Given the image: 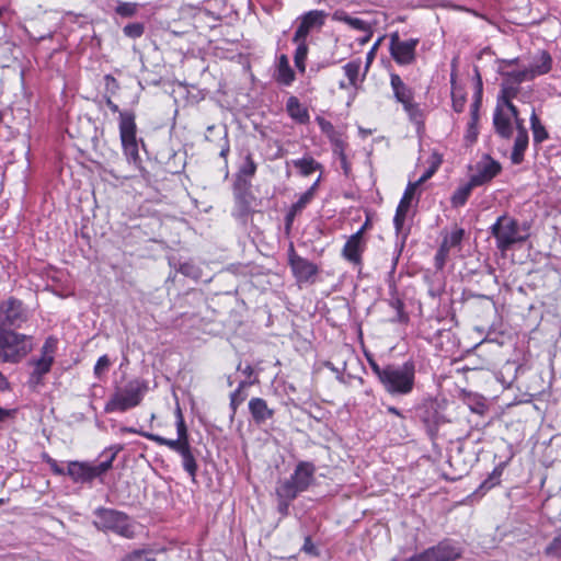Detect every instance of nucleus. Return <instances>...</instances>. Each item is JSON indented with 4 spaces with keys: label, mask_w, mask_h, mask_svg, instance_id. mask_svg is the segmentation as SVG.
Here are the masks:
<instances>
[{
    "label": "nucleus",
    "mask_w": 561,
    "mask_h": 561,
    "mask_svg": "<svg viewBox=\"0 0 561 561\" xmlns=\"http://www.w3.org/2000/svg\"><path fill=\"white\" fill-rule=\"evenodd\" d=\"M176 439H170L162 437L153 433H144L142 435L161 446H167L172 451L179 454L182 458V467L185 472L191 477L193 482H196V476L198 471V465L196 460V454L198 451L191 446L187 426L184 422V417L180 408L176 409Z\"/></svg>",
    "instance_id": "nucleus-1"
},
{
    "label": "nucleus",
    "mask_w": 561,
    "mask_h": 561,
    "mask_svg": "<svg viewBox=\"0 0 561 561\" xmlns=\"http://www.w3.org/2000/svg\"><path fill=\"white\" fill-rule=\"evenodd\" d=\"M393 398L410 396L416 387V368L412 359L402 364H388V371L380 383Z\"/></svg>",
    "instance_id": "nucleus-2"
},
{
    "label": "nucleus",
    "mask_w": 561,
    "mask_h": 561,
    "mask_svg": "<svg viewBox=\"0 0 561 561\" xmlns=\"http://www.w3.org/2000/svg\"><path fill=\"white\" fill-rule=\"evenodd\" d=\"M107 107L117 113L116 123L125 156L129 161L137 163L139 158L136 115L131 110H121L117 104L107 98Z\"/></svg>",
    "instance_id": "nucleus-3"
},
{
    "label": "nucleus",
    "mask_w": 561,
    "mask_h": 561,
    "mask_svg": "<svg viewBox=\"0 0 561 561\" xmlns=\"http://www.w3.org/2000/svg\"><path fill=\"white\" fill-rule=\"evenodd\" d=\"M490 232L501 252L508 251L515 244L524 243L528 238V233L522 232L518 220L506 214L497 217L496 221L490 227Z\"/></svg>",
    "instance_id": "nucleus-4"
},
{
    "label": "nucleus",
    "mask_w": 561,
    "mask_h": 561,
    "mask_svg": "<svg viewBox=\"0 0 561 561\" xmlns=\"http://www.w3.org/2000/svg\"><path fill=\"white\" fill-rule=\"evenodd\" d=\"M251 182L240 176L233 184V209L232 216L239 220L242 225H247L249 218L261 206V199H259L251 191Z\"/></svg>",
    "instance_id": "nucleus-5"
},
{
    "label": "nucleus",
    "mask_w": 561,
    "mask_h": 561,
    "mask_svg": "<svg viewBox=\"0 0 561 561\" xmlns=\"http://www.w3.org/2000/svg\"><path fill=\"white\" fill-rule=\"evenodd\" d=\"M31 317L32 311L19 298L10 296L0 301V331L22 329Z\"/></svg>",
    "instance_id": "nucleus-6"
},
{
    "label": "nucleus",
    "mask_w": 561,
    "mask_h": 561,
    "mask_svg": "<svg viewBox=\"0 0 561 561\" xmlns=\"http://www.w3.org/2000/svg\"><path fill=\"white\" fill-rule=\"evenodd\" d=\"M317 467L311 461H299L289 478L279 480L277 486L297 496L316 483Z\"/></svg>",
    "instance_id": "nucleus-7"
},
{
    "label": "nucleus",
    "mask_w": 561,
    "mask_h": 561,
    "mask_svg": "<svg viewBox=\"0 0 561 561\" xmlns=\"http://www.w3.org/2000/svg\"><path fill=\"white\" fill-rule=\"evenodd\" d=\"M147 387L138 380L128 382L124 388H118L111 400L107 401V412H124L140 403Z\"/></svg>",
    "instance_id": "nucleus-8"
},
{
    "label": "nucleus",
    "mask_w": 561,
    "mask_h": 561,
    "mask_svg": "<svg viewBox=\"0 0 561 561\" xmlns=\"http://www.w3.org/2000/svg\"><path fill=\"white\" fill-rule=\"evenodd\" d=\"M419 38L401 41L399 33L390 34L389 53L392 59L400 66L412 65L416 59V46Z\"/></svg>",
    "instance_id": "nucleus-9"
},
{
    "label": "nucleus",
    "mask_w": 561,
    "mask_h": 561,
    "mask_svg": "<svg viewBox=\"0 0 561 561\" xmlns=\"http://www.w3.org/2000/svg\"><path fill=\"white\" fill-rule=\"evenodd\" d=\"M5 341V362L15 363L32 351V336L16 330L0 331Z\"/></svg>",
    "instance_id": "nucleus-10"
},
{
    "label": "nucleus",
    "mask_w": 561,
    "mask_h": 561,
    "mask_svg": "<svg viewBox=\"0 0 561 561\" xmlns=\"http://www.w3.org/2000/svg\"><path fill=\"white\" fill-rule=\"evenodd\" d=\"M105 473V461L98 465L85 461H70L67 467V474L76 483H91L94 479H102Z\"/></svg>",
    "instance_id": "nucleus-11"
},
{
    "label": "nucleus",
    "mask_w": 561,
    "mask_h": 561,
    "mask_svg": "<svg viewBox=\"0 0 561 561\" xmlns=\"http://www.w3.org/2000/svg\"><path fill=\"white\" fill-rule=\"evenodd\" d=\"M416 416L431 433L437 432L438 426L444 422V415L439 411L436 400L426 399L416 409Z\"/></svg>",
    "instance_id": "nucleus-12"
},
{
    "label": "nucleus",
    "mask_w": 561,
    "mask_h": 561,
    "mask_svg": "<svg viewBox=\"0 0 561 561\" xmlns=\"http://www.w3.org/2000/svg\"><path fill=\"white\" fill-rule=\"evenodd\" d=\"M137 523L127 514L107 508V530L124 538L133 539L136 536Z\"/></svg>",
    "instance_id": "nucleus-13"
},
{
    "label": "nucleus",
    "mask_w": 561,
    "mask_h": 561,
    "mask_svg": "<svg viewBox=\"0 0 561 561\" xmlns=\"http://www.w3.org/2000/svg\"><path fill=\"white\" fill-rule=\"evenodd\" d=\"M327 13L322 10H311L302 14L294 34L293 42H306L309 33L314 28H321L325 23Z\"/></svg>",
    "instance_id": "nucleus-14"
},
{
    "label": "nucleus",
    "mask_w": 561,
    "mask_h": 561,
    "mask_svg": "<svg viewBox=\"0 0 561 561\" xmlns=\"http://www.w3.org/2000/svg\"><path fill=\"white\" fill-rule=\"evenodd\" d=\"M288 263L293 271L294 276L300 283L309 282L314 275L318 274V266L311 261L299 256L293 247L289 248Z\"/></svg>",
    "instance_id": "nucleus-15"
},
{
    "label": "nucleus",
    "mask_w": 561,
    "mask_h": 561,
    "mask_svg": "<svg viewBox=\"0 0 561 561\" xmlns=\"http://www.w3.org/2000/svg\"><path fill=\"white\" fill-rule=\"evenodd\" d=\"M502 170L501 164L486 156L483 161L477 163V172L470 176L471 184L476 187L491 182Z\"/></svg>",
    "instance_id": "nucleus-16"
},
{
    "label": "nucleus",
    "mask_w": 561,
    "mask_h": 561,
    "mask_svg": "<svg viewBox=\"0 0 561 561\" xmlns=\"http://www.w3.org/2000/svg\"><path fill=\"white\" fill-rule=\"evenodd\" d=\"M365 244L366 243L363 237V229H359L345 242L342 249V256L355 265H360L362 253L365 250Z\"/></svg>",
    "instance_id": "nucleus-17"
},
{
    "label": "nucleus",
    "mask_w": 561,
    "mask_h": 561,
    "mask_svg": "<svg viewBox=\"0 0 561 561\" xmlns=\"http://www.w3.org/2000/svg\"><path fill=\"white\" fill-rule=\"evenodd\" d=\"M248 408L253 422L257 426L266 424L275 414V410L267 405L266 400L259 397L251 398Z\"/></svg>",
    "instance_id": "nucleus-18"
},
{
    "label": "nucleus",
    "mask_w": 561,
    "mask_h": 561,
    "mask_svg": "<svg viewBox=\"0 0 561 561\" xmlns=\"http://www.w3.org/2000/svg\"><path fill=\"white\" fill-rule=\"evenodd\" d=\"M275 81L285 87H289L296 79V73L289 65L288 57L280 55L277 60L276 72L274 75Z\"/></svg>",
    "instance_id": "nucleus-19"
},
{
    "label": "nucleus",
    "mask_w": 561,
    "mask_h": 561,
    "mask_svg": "<svg viewBox=\"0 0 561 561\" xmlns=\"http://www.w3.org/2000/svg\"><path fill=\"white\" fill-rule=\"evenodd\" d=\"M390 85L397 102L404 104L414 99L413 90L403 82L398 73H390Z\"/></svg>",
    "instance_id": "nucleus-20"
},
{
    "label": "nucleus",
    "mask_w": 561,
    "mask_h": 561,
    "mask_svg": "<svg viewBox=\"0 0 561 561\" xmlns=\"http://www.w3.org/2000/svg\"><path fill=\"white\" fill-rule=\"evenodd\" d=\"M493 126L495 133L504 138L510 139L513 136V125L511 118L502 111L501 105H497L493 114Z\"/></svg>",
    "instance_id": "nucleus-21"
},
{
    "label": "nucleus",
    "mask_w": 561,
    "mask_h": 561,
    "mask_svg": "<svg viewBox=\"0 0 561 561\" xmlns=\"http://www.w3.org/2000/svg\"><path fill=\"white\" fill-rule=\"evenodd\" d=\"M551 55L547 50H540L528 67L530 78L535 79L538 76L548 73L551 70Z\"/></svg>",
    "instance_id": "nucleus-22"
},
{
    "label": "nucleus",
    "mask_w": 561,
    "mask_h": 561,
    "mask_svg": "<svg viewBox=\"0 0 561 561\" xmlns=\"http://www.w3.org/2000/svg\"><path fill=\"white\" fill-rule=\"evenodd\" d=\"M312 201V193L311 192H305L300 195L298 201L294 203L288 210V213L285 216V229L287 231L290 230L293 222L295 220V217L298 213L302 211V209Z\"/></svg>",
    "instance_id": "nucleus-23"
},
{
    "label": "nucleus",
    "mask_w": 561,
    "mask_h": 561,
    "mask_svg": "<svg viewBox=\"0 0 561 561\" xmlns=\"http://www.w3.org/2000/svg\"><path fill=\"white\" fill-rule=\"evenodd\" d=\"M332 20L337 21V22H343V23L347 24L348 26H351L352 28L362 31V32L369 31V28H370L369 23H367L366 21L360 20L358 18H353V16L348 15V13L345 12L344 10L334 11L332 14Z\"/></svg>",
    "instance_id": "nucleus-24"
},
{
    "label": "nucleus",
    "mask_w": 561,
    "mask_h": 561,
    "mask_svg": "<svg viewBox=\"0 0 561 561\" xmlns=\"http://www.w3.org/2000/svg\"><path fill=\"white\" fill-rule=\"evenodd\" d=\"M286 111L288 115L297 121L298 123H306L309 119V114L307 108L302 107L298 98L289 96L286 102Z\"/></svg>",
    "instance_id": "nucleus-25"
},
{
    "label": "nucleus",
    "mask_w": 561,
    "mask_h": 561,
    "mask_svg": "<svg viewBox=\"0 0 561 561\" xmlns=\"http://www.w3.org/2000/svg\"><path fill=\"white\" fill-rule=\"evenodd\" d=\"M481 102L482 100L474 99L470 105V122L468 123L466 138L471 142L476 141L478 137L479 110Z\"/></svg>",
    "instance_id": "nucleus-26"
},
{
    "label": "nucleus",
    "mask_w": 561,
    "mask_h": 561,
    "mask_svg": "<svg viewBox=\"0 0 561 561\" xmlns=\"http://www.w3.org/2000/svg\"><path fill=\"white\" fill-rule=\"evenodd\" d=\"M528 135H525L523 131L516 135L511 153V161L513 164H520L524 161V153L528 147Z\"/></svg>",
    "instance_id": "nucleus-27"
},
{
    "label": "nucleus",
    "mask_w": 561,
    "mask_h": 561,
    "mask_svg": "<svg viewBox=\"0 0 561 561\" xmlns=\"http://www.w3.org/2000/svg\"><path fill=\"white\" fill-rule=\"evenodd\" d=\"M450 84H451L453 108L455 112L461 113L465 108L466 95H465L462 89L458 88V85H457L455 71H451V73H450Z\"/></svg>",
    "instance_id": "nucleus-28"
},
{
    "label": "nucleus",
    "mask_w": 561,
    "mask_h": 561,
    "mask_svg": "<svg viewBox=\"0 0 561 561\" xmlns=\"http://www.w3.org/2000/svg\"><path fill=\"white\" fill-rule=\"evenodd\" d=\"M293 164L304 176H308L314 171L322 169V165L312 157H304L301 159L293 160Z\"/></svg>",
    "instance_id": "nucleus-29"
},
{
    "label": "nucleus",
    "mask_w": 561,
    "mask_h": 561,
    "mask_svg": "<svg viewBox=\"0 0 561 561\" xmlns=\"http://www.w3.org/2000/svg\"><path fill=\"white\" fill-rule=\"evenodd\" d=\"M277 497V511L282 516H287L289 514V506L297 499V496L291 493L283 490L279 486H276L275 490Z\"/></svg>",
    "instance_id": "nucleus-30"
},
{
    "label": "nucleus",
    "mask_w": 561,
    "mask_h": 561,
    "mask_svg": "<svg viewBox=\"0 0 561 561\" xmlns=\"http://www.w3.org/2000/svg\"><path fill=\"white\" fill-rule=\"evenodd\" d=\"M473 188H476V186L471 184L470 180L466 184L459 186L450 197L451 205L454 207L463 206L471 195Z\"/></svg>",
    "instance_id": "nucleus-31"
},
{
    "label": "nucleus",
    "mask_w": 561,
    "mask_h": 561,
    "mask_svg": "<svg viewBox=\"0 0 561 561\" xmlns=\"http://www.w3.org/2000/svg\"><path fill=\"white\" fill-rule=\"evenodd\" d=\"M530 127L533 130V138L536 144H541L542 141L548 139V131L546 127L541 124L534 108L530 115Z\"/></svg>",
    "instance_id": "nucleus-32"
},
{
    "label": "nucleus",
    "mask_w": 561,
    "mask_h": 561,
    "mask_svg": "<svg viewBox=\"0 0 561 561\" xmlns=\"http://www.w3.org/2000/svg\"><path fill=\"white\" fill-rule=\"evenodd\" d=\"M297 44V48L294 54V62L295 67L298 69L300 73H305L306 71V60L308 56V45L307 42H294Z\"/></svg>",
    "instance_id": "nucleus-33"
},
{
    "label": "nucleus",
    "mask_w": 561,
    "mask_h": 561,
    "mask_svg": "<svg viewBox=\"0 0 561 561\" xmlns=\"http://www.w3.org/2000/svg\"><path fill=\"white\" fill-rule=\"evenodd\" d=\"M518 92V85L513 84L503 79V82L501 84V92L497 99V105H501L502 102L512 101L514 98L517 96Z\"/></svg>",
    "instance_id": "nucleus-34"
},
{
    "label": "nucleus",
    "mask_w": 561,
    "mask_h": 561,
    "mask_svg": "<svg viewBox=\"0 0 561 561\" xmlns=\"http://www.w3.org/2000/svg\"><path fill=\"white\" fill-rule=\"evenodd\" d=\"M140 4L136 2H121L117 1V5L114 9L115 14L123 19H129L137 14Z\"/></svg>",
    "instance_id": "nucleus-35"
},
{
    "label": "nucleus",
    "mask_w": 561,
    "mask_h": 561,
    "mask_svg": "<svg viewBox=\"0 0 561 561\" xmlns=\"http://www.w3.org/2000/svg\"><path fill=\"white\" fill-rule=\"evenodd\" d=\"M443 159L442 156L437 152H433L431 157L428 158L430 167L427 170L421 175V178L417 180L420 184L424 183L428 179H431L435 172L438 170L439 165L442 164Z\"/></svg>",
    "instance_id": "nucleus-36"
},
{
    "label": "nucleus",
    "mask_w": 561,
    "mask_h": 561,
    "mask_svg": "<svg viewBox=\"0 0 561 561\" xmlns=\"http://www.w3.org/2000/svg\"><path fill=\"white\" fill-rule=\"evenodd\" d=\"M362 61L360 59L352 60L347 62L343 69L345 71L346 77L348 78V84L351 87L357 88L358 75L360 70Z\"/></svg>",
    "instance_id": "nucleus-37"
},
{
    "label": "nucleus",
    "mask_w": 561,
    "mask_h": 561,
    "mask_svg": "<svg viewBox=\"0 0 561 561\" xmlns=\"http://www.w3.org/2000/svg\"><path fill=\"white\" fill-rule=\"evenodd\" d=\"M501 75L503 76L504 80H506L513 84H516L518 87L524 81L533 80V78H530L528 68H525L524 70H518V71H515V70L506 71V72L501 71Z\"/></svg>",
    "instance_id": "nucleus-38"
},
{
    "label": "nucleus",
    "mask_w": 561,
    "mask_h": 561,
    "mask_svg": "<svg viewBox=\"0 0 561 561\" xmlns=\"http://www.w3.org/2000/svg\"><path fill=\"white\" fill-rule=\"evenodd\" d=\"M421 185L417 181L416 182H409L408 186L404 190V193L399 202V205L397 208H401L403 210L409 211V208L411 206V202L414 197L415 191L417 186Z\"/></svg>",
    "instance_id": "nucleus-39"
},
{
    "label": "nucleus",
    "mask_w": 561,
    "mask_h": 561,
    "mask_svg": "<svg viewBox=\"0 0 561 561\" xmlns=\"http://www.w3.org/2000/svg\"><path fill=\"white\" fill-rule=\"evenodd\" d=\"M465 237V230L462 228H455L449 234H447L442 245L446 247V249L449 251L451 248L459 247L462 239Z\"/></svg>",
    "instance_id": "nucleus-40"
},
{
    "label": "nucleus",
    "mask_w": 561,
    "mask_h": 561,
    "mask_svg": "<svg viewBox=\"0 0 561 561\" xmlns=\"http://www.w3.org/2000/svg\"><path fill=\"white\" fill-rule=\"evenodd\" d=\"M402 105L411 122L417 125L423 123V111L417 103L412 100Z\"/></svg>",
    "instance_id": "nucleus-41"
},
{
    "label": "nucleus",
    "mask_w": 561,
    "mask_h": 561,
    "mask_svg": "<svg viewBox=\"0 0 561 561\" xmlns=\"http://www.w3.org/2000/svg\"><path fill=\"white\" fill-rule=\"evenodd\" d=\"M145 30V23L133 22L123 26V34L130 39H137L144 35Z\"/></svg>",
    "instance_id": "nucleus-42"
},
{
    "label": "nucleus",
    "mask_w": 561,
    "mask_h": 561,
    "mask_svg": "<svg viewBox=\"0 0 561 561\" xmlns=\"http://www.w3.org/2000/svg\"><path fill=\"white\" fill-rule=\"evenodd\" d=\"M178 272L194 280H198L202 277V270L193 262L181 263L179 265Z\"/></svg>",
    "instance_id": "nucleus-43"
},
{
    "label": "nucleus",
    "mask_w": 561,
    "mask_h": 561,
    "mask_svg": "<svg viewBox=\"0 0 561 561\" xmlns=\"http://www.w3.org/2000/svg\"><path fill=\"white\" fill-rule=\"evenodd\" d=\"M31 364L33 365V371H35L37 375L45 376L50 371L54 360L51 357L41 356L37 359H33Z\"/></svg>",
    "instance_id": "nucleus-44"
},
{
    "label": "nucleus",
    "mask_w": 561,
    "mask_h": 561,
    "mask_svg": "<svg viewBox=\"0 0 561 561\" xmlns=\"http://www.w3.org/2000/svg\"><path fill=\"white\" fill-rule=\"evenodd\" d=\"M256 168H257V165L254 162L252 154L249 152L244 157V160L239 169V174L252 178V176H254V174L256 172Z\"/></svg>",
    "instance_id": "nucleus-45"
},
{
    "label": "nucleus",
    "mask_w": 561,
    "mask_h": 561,
    "mask_svg": "<svg viewBox=\"0 0 561 561\" xmlns=\"http://www.w3.org/2000/svg\"><path fill=\"white\" fill-rule=\"evenodd\" d=\"M389 305L396 311V317L393 321L405 322L408 320V316L404 312V302L399 297H392L389 300Z\"/></svg>",
    "instance_id": "nucleus-46"
},
{
    "label": "nucleus",
    "mask_w": 561,
    "mask_h": 561,
    "mask_svg": "<svg viewBox=\"0 0 561 561\" xmlns=\"http://www.w3.org/2000/svg\"><path fill=\"white\" fill-rule=\"evenodd\" d=\"M57 343H58V340L54 336H48L42 348H41V356L43 357H51L53 360H55V353H56V350H57Z\"/></svg>",
    "instance_id": "nucleus-47"
},
{
    "label": "nucleus",
    "mask_w": 561,
    "mask_h": 561,
    "mask_svg": "<svg viewBox=\"0 0 561 561\" xmlns=\"http://www.w3.org/2000/svg\"><path fill=\"white\" fill-rule=\"evenodd\" d=\"M247 393L240 390H234L230 393V410H231V420L234 417L238 407L245 400Z\"/></svg>",
    "instance_id": "nucleus-48"
},
{
    "label": "nucleus",
    "mask_w": 561,
    "mask_h": 561,
    "mask_svg": "<svg viewBox=\"0 0 561 561\" xmlns=\"http://www.w3.org/2000/svg\"><path fill=\"white\" fill-rule=\"evenodd\" d=\"M220 134H221V137H220L219 142H218V147L220 149L219 150V157L224 158L227 161V157H228V154L230 152V144H229L227 128L224 127L220 130Z\"/></svg>",
    "instance_id": "nucleus-49"
},
{
    "label": "nucleus",
    "mask_w": 561,
    "mask_h": 561,
    "mask_svg": "<svg viewBox=\"0 0 561 561\" xmlns=\"http://www.w3.org/2000/svg\"><path fill=\"white\" fill-rule=\"evenodd\" d=\"M368 363L371 368V371L377 377L378 381L381 383L382 379L385 378L388 371V364H386L385 366H380L373 358H368Z\"/></svg>",
    "instance_id": "nucleus-50"
},
{
    "label": "nucleus",
    "mask_w": 561,
    "mask_h": 561,
    "mask_svg": "<svg viewBox=\"0 0 561 561\" xmlns=\"http://www.w3.org/2000/svg\"><path fill=\"white\" fill-rule=\"evenodd\" d=\"M407 214H408V211L403 210L401 208H397V210H396V215L393 217V226H394L397 234H400L402 232Z\"/></svg>",
    "instance_id": "nucleus-51"
},
{
    "label": "nucleus",
    "mask_w": 561,
    "mask_h": 561,
    "mask_svg": "<svg viewBox=\"0 0 561 561\" xmlns=\"http://www.w3.org/2000/svg\"><path fill=\"white\" fill-rule=\"evenodd\" d=\"M448 253H449V251L446 249V247H443L440 244V247L437 250L435 257H434L436 270L444 268Z\"/></svg>",
    "instance_id": "nucleus-52"
},
{
    "label": "nucleus",
    "mask_w": 561,
    "mask_h": 561,
    "mask_svg": "<svg viewBox=\"0 0 561 561\" xmlns=\"http://www.w3.org/2000/svg\"><path fill=\"white\" fill-rule=\"evenodd\" d=\"M43 460L49 466L50 470L57 476L67 474V470L58 465V462L48 455L43 456Z\"/></svg>",
    "instance_id": "nucleus-53"
},
{
    "label": "nucleus",
    "mask_w": 561,
    "mask_h": 561,
    "mask_svg": "<svg viewBox=\"0 0 561 561\" xmlns=\"http://www.w3.org/2000/svg\"><path fill=\"white\" fill-rule=\"evenodd\" d=\"M474 80H476V92H474V99L476 100H482V78L479 71L478 67H474Z\"/></svg>",
    "instance_id": "nucleus-54"
},
{
    "label": "nucleus",
    "mask_w": 561,
    "mask_h": 561,
    "mask_svg": "<svg viewBox=\"0 0 561 561\" xmlns=\"http://www.w3.org/2000/svg\"><path fill=\"white\" fill-rule=\"evenodd\" d=\"M301 551L310 556H319V551L314 543L312 542L310 536H306Z\"/></svg>",
    "instance_id": "nucleus-55"
},
{
    "label": "nucleus",
    "mask_w": 561,
    "mask_h": 561,
    "mask_svg": "<svg viewBox=\"0 0 561 561\" xmlns=\"http://www.w3.org/2000/svg\"><path fill=\"white\" fill-rule=\"evenodd\" d=\"M316 121H317V123H318V125H319L320 129H321L323 133L329 134V133H332V131H333L334 127H333V125H332V123H331V122H329V121H327L325 118L320 117V116H318V117L316 118Z\"/></svg>",
    "instance_id": "nucleus-56"
},
{
    "label": "nucleus",
    "mask_w": 561,
    "mask_h": 561,
    "mask_svg": "<svg viewBox=\"0 0 561 561\" xmlns=\"http://www.w3.org/2000/svg\"><path fill=\"white\" fill-rule=\"evenodd\" d=\"M497 484H500V480L489 474V477L480 484V489L483 491H489Z\"/></svg>",
    "instance_id": "nucleus-57"
},
{
    "label": "nucleus",
    "mask_w": 561,
    "mask_h": 561,
    "mask_svg": "<svg viewBox=\"0 0 561 561\" xmlns=\"http://www.w3.org/2000/svg\"><path fill=\"white\" fill-rule=\"evenodd\" d=\"M497 484H500V480L489 474V477L480 484V489L483 491H489Z\"/></svg>",
    "instance_id": "nucleus-58"
},
{
    "label": "nucleus",
    "mask_w": 561,
    "mask_h": 561,
    "mask_svg": "<svg viewBox=\"0 0 561 561\" xmlns=\"http://www.w3.org/2000/svg\"><path fill=\"white\" fill-rule=\"evenodd\" d=\"M381 41H382V37L378 38L377 42L370 48V50L367 53V56H366V60H367V62H366V70L368 69L369 65L374 60L376 51H377L378 46L380 45Z\"/></svg>",
    "instance_id": "nucleus-59"
},
{
    "label": "nucleus",
    "mask_w": 561,
    "mask_h": 561,
    "mask_svg": "<svg viewBox=\"0 0 561 561\" xmlns=\"http://www.w3.org/2000/svg\"><path fill=\"white\" fill-rule=\"evenodd\" d=\"M144 554L145 550H134L133 552L124 556L121 561H140Z\"/></svg>",
    "instance_id": "nucleus-60"
},
{
    "label": "nucleus",
    "mask_w": 561,
    "mask_h": 561,
    "mask_svg": "<svg viewBox=\"0 0 561 561\" xmlns=\"http://www.w3.org/2000/svg\"><path fill=\"white\" fill-rule=\"evenodd\" d=\"M507 463H508V460L500 462L499 465L495 466V468L493 469V471L490 474L501 481V477H502L503 471L506 468Z\"/></svg>",
    "instance_id": "nucleus-61"
},
{
    "label": "nucleus",
    "mask_w": 561,
    "mask_h": 561,
    "mask_svg": "<svg viewBox=\"0 0 561 561\" xmlns=\"http://www.w3.org/2000/svg\"><path fill=\"white\" fill-rule=\"evenodd\" d=\"M340 162H341V168L344 171V174L348 175V173L351 171V165H350L346 154L344 153L343 150H341V152H340Z\"/></svg>",
    "instance_id": "nucleus-62"
},
{
    "label": "nucleus",
    "mask_w": 561,
    "mask_h": 561,
    "mask_svg": "<svg viewBox=\"0 0 561 561\" xmlns=\"http://www.w3.org/2000/svg\"><path fill=\"white\" fill-rule=\"evenodd\" d=\"M44 375H37L35 371H32L28 378V385L32 387H36L43 382Z\"/></svg>",
    "instance_id": "nucleus-63"
},
{
    "label": "nucleus",
    "mask_w": 561,
    "mask_h": 561,
    "mask_svg": "<svg viewBox=\"0 0 561 561\" xmlns=\"http://www.w3.org/2000/svg\"><path fill=\"white\" fill-rule=\"evenodd\" d=\"M104 370H105V355H102L99 357V359L95 364L94 371L99 377H101V375Z\"/></svg>",
    "instance_id": "nucleus-64"
}]
</instances>
